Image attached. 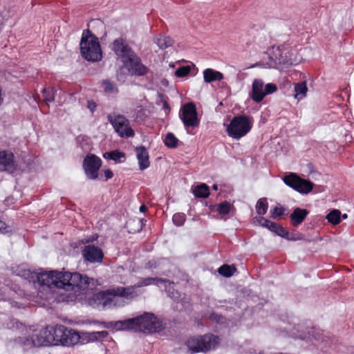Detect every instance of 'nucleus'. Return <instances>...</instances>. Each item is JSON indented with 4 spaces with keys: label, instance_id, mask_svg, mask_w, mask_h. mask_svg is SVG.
Instances as JSON below:
<instances>
[{
    "label": "nucleus",
    "instance_id": "3c124183",
    "mask_svg": "<svg viewBox=\"0 0 354 354\" xmlns=\"http://www.w3.org/2000/svg\"><path fill=\"white\" fill-rule=\"evenodd\" d=\"M104 177L106 178V180L110 179L113 176V173L110 169H106L104 171Z\"/></svg>",
    "mask_w": 354,
    "mask_h": 354
},
{
    "label": "nucleus",
    "instance_id": "a19ab883",
    "mask_svg": "<svg viewBox=\"0 0 354 354\" xmlns=\"http://www.w3.org/2000/svg\"><path fill=\"white\" fill-rule=\"evenodd\" d=\"M273 232H274L277 235L285 239V238H288V231L286 230L283 227H282L281 225L279 224H277L275 228L274 229V230L272 231Z\"/></svg>",
    "mask_w": 354,
    "mask_h": 354
},
{
    "label": "nucleus",
    "instance_id": "a211bd4d",
    "mask_svg": "<svg viewBox=\"0 0 354 354\" xmlns=\"http://www.w3.org/2000/svg\"><path fill=\"white\" fill-rule=\"evenodd\" d=\"M15 342L24 350L41 346V344H38L40 342L38 334L33 335L32 337H18L15 339Z\"/></svg>",
    "mask_w": 354,
    "mask_h": 354
},
{
    "label": "nucleus",
    "instance_id": "39448f33",
    "mask_svg": "<svg viewBox=\"0 0 354 354\" xmlns=\"http://www.w3.org/2000/svg\"><path fill=\"white\" fill-rule=\"evenodd\" d=\"M219 343L217 336L206 334L201 336L189 337L186 345L191 353H206L211 349H214Z\"/></svg>",
    "mask_w": 354,
    "mask_h": 354
},
{
    "label": "nucleus",
    "instance_id": "7c9ffc66",
    "mask_svg": "<svg viewBox=\"0 0 354 354\" xmlns=\"http://www.w3.org/2000/svg\"><path fill=\"white\" fill-rule=\"evenodd\" d=\"M256 211L259 215H264L267 211L268 207V204L267 202L266 198H261L258 200L256 204Z\"/></svg>",
    "mask_w": 354,
    "mask_h": 354
},
{
    "label": "nucleus",
    "instance_id": "6ab92c4d",
    "mask_svg": "<svg viewBox=\"0 0 354 354\" xmlns=\"http://www.w3.org/2000/svg\"><path fill=\"white\" fill-rule=\"evenodd\" d=\"M308 214L309 211L306 209L295 208L290 215L291 225L294 227L299 226L304 221Z\"/></svg>",
    "mask_w": 354,
    "mask_h": 354
},
{
    "label": "nucleus",
    "instance_id": "2f4dec72",
    "mask_svg": "<svg viewBox=\"0 0 354 354\" xmlns=\"http://www.w3.org/2000/svg\"><path fill=\"white\" fill-rule=\"evenodd\" d=\"M164 143L169 148H176L178 144V139L174 133H167L165 138Z\"/></svg>",
    "mask_w": 354,
    "mask_h": 354
},
{
    "label": "nucleus",
    "instance_id": "c85d7f7f",
    "mask_svg": "<svg viewBox=\"0 0 354 354\" xmlns=\"http://www.w3.org/2000/svg\"><path fill=\"white\" fill-rule=\"evenodd\" d=\"M155 42L160 48L165 49L172 46L174 41L169 37L165 35H158L156 37Z\"/></svg>",
    "mask_w": 354,
    "mask_h": 354
},
{
    "label": "nucleus",
    "instance_id": "f03ea898",
    "mask_svg": "<svg viewBox=\"0 0 354 354\" xmlns=\"http://www.w3.org/2000/svg\"><path fill=\"white\" fill-rule=\"evenodd\" d=\"M113 50L120 58L123 66L131 75L140 77L147 74L149 69L142 62L140 57L126 44L122 38L114 40Z\"/></svg>",
    "mask_w": 354,
    "mask_h": 354
},
{
    "label": "nucleus",
    "instance_id": "c9c22d12",
    "mask_svg": "<svg viewBox=\"0 0 354 354\" xmlns=\"http://www.w3.org/2000/svg\"><path fill=\"white\" fill-rule=\"evenodd\" d=\"M42 93L46 102H53L55 100V88H44Z\"/></svg>",
    "mask_w": 354,
    "mask_h": 354
},
{
    "label": "nucleus",
    "instance_id": "7ed1b4c3",
    "mask_svg": "<svg viewBox=\"0 0 354 354\" xmlns=\"http://www.w3.org/2000/svg\"><path fill=\"white\" fill-rule=\"evenodd\" d=\"M138 296L133 287H116L100 291L96 294V300L103 308L124 306L125 300H131Z\"/></svg>",
    "mask_w": 354,
    "mask_h": 354
},
{
    "label": "nucleus",
    "instance_id": "f704fd0d",
    "mask_svg": "<svg viewBox=\"0 0 354 354\" xmlns=\"http://www.w3.org/2000/svg\"><path fill=\"white\" fill-rule=\"evenodd\" d=\"M104 86V91L106 93L113 94L118 92V88L116 85L109 80H104L102 81Z\"/></svg>",
    "mask_w": 354,
    "mask_h": 354
},
{
    "label": "nucleus",
    "instance_id": "8fccbe9b",
    "mask_svg": "<svg viewBox=\"0 0 354 354\" xmlns=\"http://www.w3.org/2000/svg\"><path fill=\"white\" fill-rule=\"evenodd\" d=\"M87 107L93 113L95 111L97 105L93 101H88Z\"/></svg>",
    "mask_w": 354,
    "mask_h": 354
},
{
    "label": "nucleus",
    "instance_id": "4be33fe9",
    "mask_svg": "<svg viewBox=\"0 0 354 354\" xmlns=\"http://www.w3.org/2000/svg\"><path fill=\"white\" fill-rule=\"evenodd\" d=\"M203 78L205 82L211 83L216 80H222L223 79V75L221 72L212 68H206L203 71Z\"/></svg>",
    "mask_w": 354,
    "mask_h": 354
},
{
    "label": "nucleus",
    "instance_id": "603ef678",
    "mask_svg": "<svg viewBox=\"0 0 354 354\" xmlns=\"http://www.w3.org/2000/svg\"><path fill=\"white\" fill-rule=\"evenodd\" d=\"M95 332H92L88 334V337L92 341H97L99 339L98 335H95Z\"/></svg>",
    "mask_w": 354,
    "mask_h": 354
},
{
    "label": "nucleus",
    "instance_id": "4c0bfd02",
    "mask_svg": "<svg viewBox=\"0 0 354 354\" xmlns=\"http://www.w3.org/2000/svg\"><path fill=\"white\" fill-rule=\"evenodd\" d=\"M186 216L184 213H176L172 217L174 224L178 227L183 226L185 222Z\"/></svg>",
    "mask_w": 354,
    "mask_h": 354
},
{
    "label": "nucleus",
    "instance_id": "13d9d810",
    "mask_svg": "<svg viewBox=\"0 0 354 354\" xmlns=\"http://www.w3.org/2000/svg\"><path fill=\"white\" fill-rule=\"evenodd\" d=\"M211 318H212V319H216V317H214V314H212V315H211Z\"/></svg>",
    "mask_w": 354,
    "mask_h": 354
},
{
    "label": "nucleus",
    "instance_id": "c03bdc74",
    "mask_svg": "<svg viewBox=\"0 0 354 354\" xmlns=\"http://www.w3.org/2000/svg\"><path fill=\"white\" fill-rule=\"evenodd\" d=\"M11 232L10 227L0 219V233L8 234Z\"/></svg>",
    "mask_w": 354,
    "mask_h": 354
},
{
    "label": "nucleus",
    "instance_id": "a18cd8bd",
    "mask_svg": "<svg viewBox=\"0 0 354 354\" xmlns=\"http://www.w3.org/2000/svg\"><path fill=\"white\" fill-rule=\"evenodd\" d=\"M277 224V223L272 222L268 219V221L263 227H266V228L268 229L269 230H270L271 232H272L274 230V229L275 228Z\"/></svg>",
    "mask_w": 354,
    "mask_h": 354
},
{
    "label": "nucleus",
    "instance_id": "2eb2a0df",
    "mask_svg": "<svg viewBox=\"0 0 354 354\" xmlns=\"http://www.w3.org/2000/svg\"><path fill=\"white\" fill-rule=\"evenodd\" d=\"M17 169L12 152L0 151V170L13 173Z\"/></svg>",
    "mask_w": 354,
    "mask_h": 354
},
{
    "label": "nucleus",
    "instance_id": "bb28decb",
    "mask_svg": "<svg viewBox=\"0 0 354 354\" xmlns=\"http://www.w3.org/2000/svg\"><path fill=\"white\" fill-rule=\"evenodd\" d=\"M193 193L197 198H206L209 196V189L206 184L201 183L194 188Z\"/></svg>",
    "mask_w": 354,
    "mask_h": 354
},
{
    "label": "nucleus",
    "instance_id": "b1692460",
    "mask_svg": "<svg viewBox=\"0 0 354 354\" xmlns=\"http://www.w3.org/2000/svg\"><path fill=\"white\" fill-rule=\"evenodd\" d=\"M160 283L163 284L165 291L171 298L178 297V292L174 289V283L169 279H162Z\"/></svg>",
    "mask_w": 354,
    "mask_h": 354
},
{
    "label": "nucleus",
    "instance_id": "ea45409f",
    "mask_svg": "<svg viewBox=\"0 0 354 354\" xmlns=\"http://www.w3.org/2000/svg\"><path fill=\"white\" fill-rule=\"evenodd\" d=\"M191 66H183L177 68L175 71V75L178 77H183L187 76L192 70Z\"/></svg>",
    "mask_w": 354,
    "mask_h": 354
},
{
    "label": "nucleus",
    "instance_id": "de8ad7c7",
    "mask_svg": "<svg viewBox=\"0 0 354 354\" xmlns=\"http://www.w3.org/2000/svg\"><path fill=\"white\" fill-rule=\"evenodd\" d=\"M257 219V222L258 223V224L262 227H264L265 224L266 223L268 219L263 217V216H259V217H257L256 218Z\"/></svg>",
    "mask_w": 354,
    "mask_h": 354
},
{
    "label": "nucleus",
    "instance_id": "a878e982",
    "mask_svg": "<svg viewBox=\"0 0 354 354\" xmlns=\"http://www.w3.org/2000/svg\"><path fill=\"white\" fill-rule=\"evenodd\" d=\"M160 281H162V278L159 277H147L140 280L136 285L131 286L130 287L134 288V291H136V288H140L142 286H147L151 284L159 285Z\"/></svg>",
    "mask_w": 354,
    "mask_h": 354
},
{
    "label": "nucleus",
    "instance_id": "ddd939ff",
    "mask_svg": "<svg viewBox=\"0 0 354 354\" xmlns=\"http://www.w3.org/2000/svg\"><path fill=\"white\" fill-rule=\"evenodd\" d=\"M59 334L60 340H59V345L64 346H73L80 342V335L78 332L73 329H68L66 326H63Z\"/></svg>",
    "mask_w": 354,
    "mask_h": 354
},
{
    "label": "nucleus",
    "instance_id": "4468645a",
    "mask_svg": "<svg viewBox=\"0 0 354 354\" xmlns=\"http://www.w3.org/2000/svg\"><path fill=\"white\" fill-rule=\"evenodd\" d=\"M83 256L86 261L91 263H101L102 261L104 254L102 250L93 245L85 246L83 250Z\"/></svg>",
    "mask_w": 354,
    "mask_h": 354
},
{
    "label": "nucleus",
    "instance_id": "e433bc0d",
    "mask_svg": "<svg viewBox=\"0 0 354 354\" xmlns=\"http://www.w3.org/2000/svg\"><path fill=\"white\" fill-rule=\"evenodd\" d=\"M124 153L118 150L107 152L104 154L105 158H108L115 162L118 161L121 158H124Z\"/></svg>",
    "mask_w": 354,
    "mask_h": 354
},
{
    "label": "nucleus",
    "instance_id": "5fc2aeb1",
    "mask_svg": "<svg viewBox=\"0 0 354 354\" xmlns=\"http://www.w3.org/2000/svg\"><path fill=\"white\" fill-rule=\"evenodd\" d=\"M163 108L169 111H170V106L166 101L164 102Z\"/></svg>",
    "mask_w": 354,
    "mask_h": 354
},
{
    "label": "nucleus",
    "instance_id": "bf43d9fd",
    "mask_svg": "<svg viewBox=\"0 0 354 354\" xmlns=\"http://www.w3.org/2000/svg\"><path fill=\"white\" fill-rule=\"evenodd\" d=\"M343 217H344V218H346V217H347V215L345 214H344V215H343Z\"/></svg>",
    "mask_w": 354,
    "mask_h": 354
},
{
    "label": "nucleus",
    "instance_id": "c756f323",
    "mask_svg": "<svg viewBox=\"0 0 354 354\" xmlns=\"http://www.w3.org/2000/svg\"><path fill=\"white\" fill-rule=\"evenodd\" d=\"M236 271L234 266H229L227 264L221 266L218 269V273L225 277H230Z\"/></svg>",
    "mask_w": 354,
    "mask_h": 354
},
{
    "label": "nucleus",
    "instance_id": "f3484780",
    "mask_svg": "<svg viewBox=\"0 0 354 354\" xmlns=\"http://www.w3.org/2000/svg\"><path fill=\"white\" fill-rule=\"evenodd\" d=\"M323 331L320 329L315 328L314 327L306 328L304 331L300 332L297 337L304 340H312L316 341L323 340Z\"/></svg>",
    "mask_w": 354,
    "mask_h": 354
},
{
    "label": "nucleus",
    "instance_id": "864d4df0",
    "mask_svg": "<svg viewBox=\"0 0 354 354\" xmlns=\"http://www.w3.org/2000/svg\"><path fill=\"white\" fill-rule=\"evenodd\" d=\"M140 212H145L147 210V207L145 205H142L140 207V209H139Z\"/></svg>",
    "mask_w": 354,
    "mask_h": 354
},
{
    "label": "nucleus",
    "instance_id": "79ce46f5",
    "mask_svg": "<svg viewBox=\"0 0 354 354\" xmlns=\"http://www.w3.org/2000/svg\"><path fill=\"white\" fill-rule=\"evenodd\" d=\"M9 329H21L24 328V325L15 319H11L6 324Z\"/></svg>",
    "mask_w": 354,
    "mask_h": 354
},
{
    "label": "nucleus",
    "instance_id": "473e14b6",
    "mask_svg": "<svg viewBox=\"0 0 354 354\" xmlns=\"http://www.w3.org/2000/svg\"><path fill=\"white\" fill-rule=\"evenodd\" d=\"M300 177L295 173H290L283 177V180L284 183L291 188H294Z\"/></svg>",
    "mask_w": 354,
    "mask_h": 354
},
{
    "label": "nucleus",
    "instance_id": "20e7f679",
    "mask_svg": "<svg viewBox=\"0 0 354 354\" xmlns=\"http://www.w3.org/2000/svg\"><path fill=\"white\" fill-rule=\"evenodd\" d=\"M83 33L80 41V51L82 57L88 61L97 62L102 59V50L97 37L91 34Z\"/></svg>",
    "mask_w": 354,
    "mask_h": 354
},
{
    "label": "nucleus",
    "instance_id": "9b49d317",
    "mask_svg": "<svg viewBox=\"0 0 354 354\" xmlns=\"http://www.w3.org/2000/svg\"><path fill=\"white\" fill-rule=\"evenodd\" d=\"M292 44V42L288 40L282 44L273 46L272 47L271 59L274 62L283 64H287L291 59V57L293 54Z\"/></svg>",
    "mask_w": 354,
    "mask_h": 354
},
{
    "label": "nucleus",
    "instance_id": "49530a36",
    "mask_svg": "<svg viewBox=\"0 0 354 354\" xmlns=\"http://www.w3.org/2000/svg\"><path fill=\"white\" fill-rule=\"evenodd\" d=\"M285 239L288 241H297V240L302 239L300 234H290L289 232H288V238H285Z\"/></svg>",
    "mask_w": 354,
    "mask_h": 354
},
{
    "label": "nucleus",
    "instance_id": "f8f14e48",
    "mask_svg": "<svg viewBox=\"0 0 354 354\" xmlns=\"http://www.w3.org/2000/svg\"><path fill=\"white\" fill-rule=\"evenodd\" d=\"M101 165L102 160L99 157L92 153L86 155L83 161V168L86 177L90 180L97 179Z\"/></svg>",
    "mask_w": 354,
    "mask_h": 354
},
{
    "label": "nucleus",
    "instance_id": "aec40b11",
    "mask_svg": "<svg viewBox=\"0 0 354 354\" xmlns=\"http://www.w3.org/2000/svg\"><path fill=\"white\" fill-rule=\"evenodd\" d=\"M132 318L123 321L102 322L101 324L106 328H115L116 330H133Z\"/></svg>",
    "mask_w": 354,
    "mask_h": 354
},
{
    "label": "nucleus",
    "instance_id": "6e6552de",
    "mask_svg": "<svg viewBox=\"0 0 354 354\" xmlns=\"http://www.w3.org/2000/svg\"><path fill=\"white\" fill-rule=\"evenodd\" d=\"M107 119L120 138L134 136L135 132L131 128L129 120L125 116L113 113L109 114Z\"/></svg>",
    "mask_w": 354,
    "mask_h": 354
},
{
    "label": "nucleus",
    "instance_id": "6e6d98bb",
    "mask_svg": "<svg viewBox=\"0 0 354 354\" xmlns=\"http://www.w3.org/2000/svg\"><path fill=\"white\" fill-rule=\"evenodd\" d=\"M212 189L215 191L218 190V185L216 184L213 185Z\"/></svg>",
    "mask_w": 354,
    "mask_h": 354
},
{
    "label": "nucleus",
    "instance_id": "37998d69",
    "mask_svg": "<svg viewBox=\"0 0 354 354\" xmlns=\"http://www.w3.org/2000/svg\"><path fill=\"white\" fill-rule=\"evenodd\" d=\"M277 90V87L274 84L268 83L266 85H264V93L265 97L267 95L272 94Z\"/></svg>",
    "mask_w": 354,
    "mask_h": 354
},
{
    "label": "nucleus",
    "instance_id": "dca6fc26",
    "mask_svg": "<svg viewBox=\"0 0 354 354\" xmlns=\"http://www.w3.org/2000/svg\"><path fill=\"white\" fill-rule=\"evenodd\" d=\"M250 97L257 103H259L263 100L265 97L264 83L262 80L255 79L253 81Z\"/></svg>",
    "mask_w": 354,
    "mask_h": 354
},
{
    "label": "nucleus",
    "instance_id": "423d86ee",
    "mask_svg": "<svg viewBox=\"0 0 354 354\" xmlns=\"http://www.w3.org/2000/svg\"><path fill=\"white\" fill-rule=\"evenodd\" d=\"M133 330L145 333L158 332L161 327V322L153 313H145L142 315L132 318Z\"/></svg>",
    "mask_w": 354,
    "mask_h": 354
},
{
    "label": "nucleus",
    "instance_id": "72a5a7b5",
    "mask_svg": "<svg viewBox=\"0 0 354 354\" xmlns=\"http://www.w3.org/2000/svg\"><path fill=\"white\" fill-rule=\"evenodd\" d=\"M341 212L338 209H333L326 216V219L329 223L333 225H337L339 223Z\"/></svg>",
    "mask_w": 354,
    "mask_h": 354
},
{
    "label": "nucleus",
    "instance_id": "58836bf2",
    "mask_svg": "<svg viewBox=\"0 0 354 354\" xmlns=\"http://www.w3.org/2000/svg\"><path fill=\"white\" fill-rule=\"evenodd\" d=\"M286 209L282 206H275L270 210L271 217L272 218H277L282 215L285 214Z\"/></svg>",
    "mask_w": 354,
    "mask_h": 354
},
{
    "label": "nucleus",
    "instance_id": "0eeeda50",
    "mask_svg": "<svg viewBox=\"0 0 354 354\" xmlns=\"http://www.w3.org/2000/svg\"><path fill=\"white\" fill-rule=\"evenodd\" d=\"M253 120L250 117L239 115L233 118L226 131L229 136L239 140L250 132Z\"/></svg>",
    "mask_w": 354,
    "mask_h": 354
},
{
    "label": "nucleus",
    "instance_id": "9d476101",
    "mask_svg": "<svg viewBox=\"0 0 354 354\" xmlns=\"http://www.w3.org/2000/svg\"><path fill=\"white\" fill-rule=\"evenodd\" d=\"M179 116L187 131L189 127H196L200 124L196 107L193 102L185 104L180 109Z\"/></svg>",
    "mask_w": 354,
    "mask_h": 354
},
{
    "label": "nucleus",
    "instance_id": "412c9836",
    "mask_svg": "<svg viewBox=\"0 0 354 354\" xmlns=\"http://www.w3.org/2000/svg\"><path fill=\"white\" fill-rule=\"evenodd\" d=\"M136 156L138 161L140 170H145L149 167V153L146 148L143 146L136 149Z\"/></svg>",
    "mask_w": 354,
    "mask_h": 354
},
{
    "label": "nucleus",
    "instance_id": "393cba45",
    "mask_svg": "<svg viewBox=\"0 0 354 354\" xmlns=\"http://www.w3.org/2000/svg\"><path fill=\"white\" fill-rule=\"evenodd\" d=\"M215 207V210L221 216L227 215L234 208V205L227 201L216 205Z\"/></svg>",
    "mask_w": 354,
    "mask_h": 354
},
{
    "label": "nucleus",
    "instance_id": "f257e3e1",
    "mask_svg": "<svg viewBox=\"0 0 354 354\" xmlns=\"http://www.w3.org/2000/svg\"><path fill=\"white\" fill-rule=\"evenodd\" d=\"M35 276L41 286L61 288L75 294H80L81 291L88 289L91 283L95 286L94 279L78 272L51 270L35 273Z\"/></svg>",
    "mask_w": 354,
    "mask_h": 354
},
{
    "label": "nucleus",
    "instance_id": "5701e85b",
    "mask_svg": "<svg viewBox=\"0 0 354 354\" xmlns=\"http://www.w3.org/2000/svg\"><path fill=\"white\" fill-rule=\"evenodd\" d=\"M313 188L312 183L300 178L293 189L301 194H308L312 191Z\"/></svg>",
    "mask_w": 354,
    "mask_h": 354
},
{
    "label": "nucleus",
    "instance_id": "1a4fd4ad",
    "mask_svg": "<svg viewBox=\"0 0 354 354\" xmlns=\"http://www.w3.org/2000/svg\"><path fill=\"white\" fill-rule=\"evenodd\" d=\"M62 328H63V325L47 326L38 334L40 340L38 344H41V346L59 345Z\"/></svg>",
    "mask_w": 354,
    "mask_h": 354
},
{
    "label": "nucleus",
    "instance_id": "09e8293b",
    "mask_svg": "<svg viewBox=\"0 0 354 354\" xmlns=\"http://www.w3.org/2000/svg\"><path fill=\"white\" fill-rule=\"evenodd\" d=\"M95 335H98L99 337V339H104V338H106L108 335H109V333L106 330H102V331H97L95 332Z\"/></svg>",
    "mask_w": 354,
    "mask_h": 354
},
{
    "label": "nucleus",
    "instance_id": "4d7b16f0",
    "mask_svg": "<svg viewBox=\"0 0 354 354\" xmlns=\"http://www.w3.org/2000/svg\"><path fill=\"white\" fill-rule=\"evenodd\" d=\"M3 25H4V24H3V21H1V22H0V32H1V30H2V28H3Z\"/></svg>",
    "mask_w": 354,
    "mask_h": 354
},
{
    "label": "nucleus",
    "instance_id": "cd10ccee",
    "mask_svg": "<svg viewBox=\"0 0 354 354\" xmlns=\"http://www.w3.org/2000/svg\"><path fill=\"white\" fill-rule=\"evenodd\" d=\"M308 91L306 82H301L295 85V97L297 100L303 99Z\"/></svg>",
    "mask_w": 354,
    "mask_h": 354
}]
</instances>
